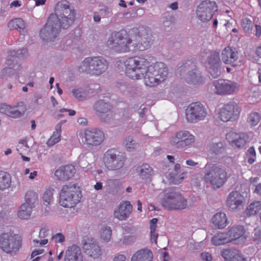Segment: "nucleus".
<instances>
[{"mask_svg":"<svg viewBox=\"0 0 261 261\" xmlns=\"http://www.w3.org/2000/svg\"><path fill=\"white\" fill-rule=\"evenodd\" d=\"M84 138L87 145L97 146L103 141L105 135L102 130L96 128L86 129L84 132Z\"/></svg>","mask_w":261,"mask_h":261,"instance_id":"a211bd4d","label":"nucleus"},{"mask_svg":"<svg viewBox=\"0 0 261 261\" xmlns=\"http://www.w3.org/2000/svg\"><path fill=\"white\" fill-rule=\"evenodd\" d=\"M133 40V52L137 51H144L149 48L151 45H149V42H145L143 41L139 35L137 33L136 36L135 37Z\"/></svg>","mask_w":261,"mask_h":261,"instance_id":"7c9ffc66","label":"nucleus"},{"mask_svg":"<svg viewBox=\"0 0 261 261\" xmlns=\"http://www.w3.org/2000/svg\"><path fill=\"white\" fill-rule=\"evenodd\" d=\"M261 210V201H254L250 204L245 210L246 214L248 216L256 215Z\"/></svg>","mask_w":261,"mask_h":261,"instance_id":"ea45409f","label":"nucleus"},{"mask_svg":"<svg viewBox=\"0 0 261 261\" xmlns=\"http://www.w3.org/2000/svg\"><path fill=\"white\" fill-rule=\"evenodd\" d=\"M240 110L236 102L230 101L220 109L219 117L224 122L233 121L238 117Z\"/></svg>","mask_w":261,"mask_h":261,"instance_id":"dca6fc26","label":"nucleus"},{"mask_svg":"<svg viewBox=\"0 0 261 261\" xmlns=\"http://www.w3.org/2000/svg\"><path fill=\"white\" fill-rule=\"evenodd\" d=\"M130 261H153V253L148 249H141L135 252Z\"/></svg>","mask_w":261,"mask_h":261,"instance_id":"c85d7f7f","label":"nucleus"},{"mask_svg":"<svg viewBox=\"0 0 261 261\" xmlns=\"http://www.w3.org/2000/svg\"><path fill=\"white\" fill-rule=\"evenodd\" d=\"M208 147L211 151L215 154L221 153L224 150V145L221 141H212Z\"/></svg>","mask_w":261,"mask_h":261,"instance_id":"37998d69","label":"nucleus"},{"mask_svg":"<svg viewBox=\"0 0 261 261\" xmlns=\"http://www.w3.org/2000/svg\"><path fill=\"white\" fill-rule=\"evenodd\" d=\"M33 208V207L22 203L17 212L18 217L21 219H29L32 214Z\"/></svg>","mask_w":261,"mask_h":261,"instance_id":"a19ab883","label":"nucleus"},{"mask_svg":"<svg viewBox=\"0 0 261 261\" xmlns=\"http://www.w3.org/2000/svg\"><path fill=\"white\" fill-rule=\"evenodd\" d=\"M34 102L35 103L41 105L43 103V100L40 94H36L34 97Z\"/></svg>","mask_w":261,"mask_h":261,"instance_id":"e2e57ef3","label":"nucleus"},{"mask_svg":"<svg viewBox=\"0 0 261 261\" xmlns=\"http://www.w3.org/2000/svg\"><path fill=\"white\" fill-rule=\"evenodd\" d=\"M64 261H83L80 248L75 245L68 247L65 252Z\"/></svg>","mask_w":261,"mask_h":261,"instance_id":"393cba45","label":"nucleus"},{"mask_svg":"<svg viewBox=\"0 0 261 261\" xmlns=\"http://www.w3.org/2000/svg\"><path fill=\"white\" fill-rule=\"evenodd\" d=\"M49 229H39L37 232L39 233V239H34L33 242L36 243H40L41 245H44L48 243V239H44L48 234Z\"/></svg>","mask_w":261,"mask_h":261,"instance_id":"49530a36","label":"nucleus"},{"mask_svg":"<svg viewBox=\"0 0 261 261\" xmlns=\"http://www.w3.org/2000/svg\"><path fill=\"white\" fill-rule=\"evenodd\" d=\"M15 56L18 58V59H20L21 58H24L28 56V51L25 48H21L18 49L16 52H15Z\"/></svg>","mask_w":261,"mask_h":261,"instance_id":"4d7b16f0","label":"nucleus"},{"mask_svg":"<svg viewBox=\"0 0 261 261\" xmlns=\"http://www.w3.org/2000/svg\"><path fill=\"white\" fill-rule=\"evenodd\" d=\"M133 211V206L129 201H123L115 210L114 216L120 221L126 220L130 215Z\"/></svg>","mask_w":261,"mask_h":261,"instance_id":"5701e85b","label":"nucleus"},{"mask_svg":"<svg viewBox=\"0 0 261 261\" xmlns=\"http://www.w3.org/2000/svg\"><path fill=\"white\" fill-rule=\"evenodd\" d=\"M111 235V229H102L100 232L101 238L105 242H108L110 240Z\"/></svg>","mask_w":261,"mask_h":261,"instance_id":"6e6d98bb","label":"nucleus"},{"mask_svg":"<svg viewBox=\"0 0 261 261\" xmlns=\"http://www.w3.org/2000/svg\"><path fill=\"white\" fill-rule=\"evenodd\" d=\"M203 179L212 185L214 189L221 187L226 182L228 176L224 167L215 164H207L204 167Z\"/></svg>","mask_w":261,"mask_h":261,"instance_id":"423d86ee","label":"nucleus"},{"mask_svg":"<svg viewBox=\"0 0 261 261\" xmlns=\"http://www.w3.org/2000/svg\"><path fill=\"white\" fill-rule=\"evenodd\" d=\"M24 201L23 204L34 208L38 202V194L33 191H28L24 195Z\"/></svg>","mask_w":261,"mask_h":261,"instance_id":"72a5a7b5","label":"nucleus"},{"mask_svg":"<svg viewBox=\"0 0 261 261\" xmlns=\"http://www.w3.org/2000/svg\"><path fill=\"white\" fill-rule=\"evenodd\" d=\"M195 137L185 130L176 132L170 140V144L177 148L184 149L191 146L195 142Z\"/></svg>","mask_w":261,"mask_h":261,"instance_id":"ddd939ff","label":"nucleus"},{"mask_svg":"<svg viewBox=\"0 0 261 261\" xmlns=\"http://www.w3.org/2000/svg\"><path fill=\"white\" fill-rule=\"evenodd\" d=\"M132 42V39L126 35H123L120 32H114L108 38L107 45L115 51L125 53L133 52Z\"/></svg>","mask_w":261,"mask_h":261,"instance_id":"6e6552de","label":"nucleus"},{"mask_svg":"<svg viewBox=\"0 0 261 261\" xmlns=\"http://www.w3.org/2000/svg\"><path fill=\"white\" fill-rule=\"evenodd\" d=\"M229 242L230 240L227 231L217 233L212 239V243L215 246L222 245Z\"/></svg>","mask_w":261,"mask_h":261,"instance_id":"473e14b6","label":"nucleus"},{"mask_svg":"<svg viewBox=\"0 0 261 261\" xmlns=\"http://www.w3.org/2000/svg\"><path fill=\"white\" fill-rule=\"evenodd\" d=\"M43 250L42 249H37L33 250L31 254V257L34 258L36 255L42 254L43 253Z\"/></svg>","mask_w":261,"mask_h":261,"instance_id":"338daca9","label":"nucleus"},{"mask_svg":"<svg viewBox=\"0 0 261 261\" xmlns=\"http://www.w3.org/2000/svg\"><path fill=\"white\" fill-rule=\"evenodd\" d=\"M260 120V116L259 113L253 112L250 113L247 119L248 123L251 126L256 125Z\"/></svg>","mask_w":261,"mask_h":261,"instance_id":"de8ad7c7","label":"nucleus"},{"mask_svg":"<svg viewBox=\"0 0 261 261\" xmlns=\"http://www.w3.org/2000/svg\"><path fill=\"white\" fill-rule=\"evenodd\" d=\"M11 176L8 172L0 171V190L5 191L11 186Z\"/></svg>","mask_w":261,"mask_h":261,"instance_id":"f704fd0d","label":"nucleus"},{"mask_svg":"<svg viewBox=\"0 0 261 261\" xmlns=\"http://www.w3.org/2000/svg\"><path fill=\"white\" fill-rule=\"evenodd\" d=\"M180 78L189 85L197 87L202 85L204 80L195 65L190 61H186L180 66L177 71Z\"/></svg>","mask_w":261,"mask_h":261,"instance_id":"0eeeda50","label":"nucleus"},{"mask_svg":"<svg viewBox=\"0 0 261 261\" xmlns=\"http://www.w3.org/2000/svg\"><path fill=\"white\" fill-rule=\"evenodd\" d=\"M226 138L232 146L241 147L245 144L248 137L244 133H237L230 132L226 134Z\"/></svg>","mask_w":261,"mask_h":261,"instance_id":"b1692460","label":"nucleus"},{"mask_svg":"<svg viewBox=\"0 0 261 261\" xmlns=\"http://www.w3.org/2000/svg\"><path fill=\"white\" fill-rule=\"evenodd\" d=\"M17 70L18 69L13 68L12 67H5L1 71L0 77L1 79L5 80H9L13 77H16Z\"/></svg>","mask_w":261,"mask_h":261,"instance_id":"79ce46f5","label":"nucleus"},{"mask_svg":"<svg viewBox=\"0 0 261 261\" xmlns=\"http://www.w3.org/2000/svg\"><path fill=\"white\" fill-rule=\"evenodd\" d=\"M200 257L201 259L205 261H212L213 257L211 253L207 252H204L201 253Z\"/></svg>","mask_w":261,"mask_h":261,"instance_id":"052dcab7","label":"nucleus"},{"mask_svg":"<svg viewBox=\"0 0 261 261\" xmlns=\"http://www.w3.org/2000/svg\"><path fill=\"white\" fill-rule=\"evenodd\" d=\"M123 144L125 149L129 151H133L138 147V144L132 136H128L125 138Z\"/></svg>","mask_w":261,"mask_h":261,"instance_id":"c03bdc74","label":"nucleus"},{"mask_svg":"<svg viewBox=\"0 0 261 261\" xmlns=\"http://www.w3.org/2000/svg\"><path fill=\"white\" fill-rule=\"evenodd\" d=\"M22 245L21 236L14 233H3L0 236V248L5 252L16 254Z\"/></svg>","mask_w":261,"mask_h":261,"instance_id":"1a4fd4ad","label":"nucleus"},{"mask_svg":"<svg viewBox=\"0 0 261 261\" xmlns=\"http://www.w3.org/2000/svg\"><path fill=\"white\" fill-rule=\"evenodd\" d=\"M245 198L238 191H232L228 195L226 200V205L232 211L240 210L244 205Z\"/></svg>","mask_w":261,"mask_h":261,"instance_id":"aec40b11","label":"nucleus"},{"mask_svg":"<svg viewBox=\"0 0 261 261\" xmlns=\"http://www.w3.org/2000/svg\"><path fill=\"white\" fill-rule=\"evenodd\" d=\"M241 26L245 33H250L253 29V23L248 18H244L242 19Z\"/></svg>","mask_w":261,"mask_h":261,"instance_id":"09e8293b","label":"nucleus"},{"mask_svg":"<svg viewBox=\"0 0 261 261\" xmlns=\"http://www.w3.org/2000/svg\"><path fill=\"white\" fill-rule=\"evenodd\" d=\"M6 64L9 67H12L18 70L19 69L20 64L19 63L18 58L15 56V51H10L9 52L6 61Z\"/></svg>","mask_w":261,"mask_h":261,"instance_id":"4c0bfd02","label":"nucleus"},{"mask_svg":"<svg viewBox=\"0 0 261 261\" xmlns=\"http://www.w3.org/2000/svg\"><path fill=\"white\" fill-rule=\"evenodd\" d=\"M82 197L81 187L77 184L69 183L62 187L60 192L59 203L64 207H73L80 202Z\"/></svg>","mask_w":261,"mask_h":261,"instance_id":"20e7f679","label":"nucleus"},{"mask_svg":"<svg viewBox=\"0 0 261 261\" xmlns=\"http://www.w3.org/2000/svg\"><path fill=\"white\" fill-rule=\"evenodd\" d=\"M254 192V193H255L257 194H259V195L261 194V184L260 183L257 184L255 186Z\"/></svg>","mask_w":261,"mask_h":261,"instance_id":"774afa93","label":"nucleus"},{"mask_svg":"<svg viewBox=\"0 0 261 261\" xmlns=\"http://www.w3.org/2000/svg\"><path fill=\"white\" fill-rule=\"evenodd\" d=\"M76 173V169L72 165L61 166L55 171L56 178L61 181H66L72 178Z\"/></svg>","mask_w":261,"mask_h":261,"instance_id":"6ab92c4d","label":"nucleus"},{"mask_svg":"<svg viewBox=\"0 0 261 261\" xmlns=\"http://www.w3.org/2000/svg\"><path fill=\"white\" fill-rule=\"evenodd\" d=\"M216 93L219 95H231L236 93L239 90V84L234 81L219 80L213 82Z\"/></svg>","mask_w":261,"mask_h":261,"instance_id":"2eb2a0df","label":"nucleus"},{"mask_svg":"<svg viewBox=\"0 0 261 261\" xmlns=\"http://www.w3.org/2000/svg\"><path fill=\"white\" fill-rule=\"evenodd\" d=\"M174 21V17L171 15H167L164 16L162 18L163 25L165 27H169L171 26Z\"/></svg>","mask_w":261,"mask_h":261,"instance_id":"5fc2aeb1","label":"nucleus"},{"mask_svg":"<svg viewBox=\"0 0 261 261\" xmlns=\"http://www.w3.org/2000/svg\"><path fill=\"white\" fill-rule=\"evenodd\" d=\"M125 161V156L116 149H109L103 155V162L109 170L114 171L121 169L124 165Z\"/></svg>","mask_w":261,"mask_h":261,"instance_id":"9d476101","label":"nucleus"},{"mask_svg":"<svg viewBox=\"0 0 261 261\" xmlns=\"http://www.w3.org/2000/svg\"><path fill=\"white\" fill-rule=\"evenodd\" d=\"M62 124V123L60 122L56 125L55 130L47 141L46 144L48 146H52L60 140Z\"/></svg>","mask_w":261,"mask_h":261,"instance_id":"c9c22d12","label":"nucleus"},{"mask_svg":"<svg viewBox=\"0 0 261 261\" xmlns=\"http://www.w3.org/2000/svg\"><path fill=\"white\" fill-rule=\"evenodd\" d=\"M8 27L10 30H17L23 35L27 33L25 23L23 20L20 18L10 20L8 24Z\"/></svg>","mask_w":261,"mask_h":261,"instance_id":"2f4dec72","label":"nucleus"},{"mask_svg":"<svg viewBox=\"0 0 261 261\" xmlns=\"http://www.w3.org/2000/svg\"><path fill=\"white\" fill-rule=\"evenodd\" d=\"M138 34L141 39L144 41L150 42L149 45H151L153 43L152 36L149 28L142 27L138 31Z\"/></svg>","mask_w":261,"mask_h":261,"instance_id":"58836bf2","label":"nucleus"},{"mask_svg":"<svg viewBox=\"0 0 261 261\" xmlns=\"http://www.w3.org/2000/svg\"><path fill=\"white\" fill-rule=\"evenodd\" d=\"M195 202V198L188 200L179 192L169 190L165 191L160 203L167 210H181L192 207Z\"/></svg>","mask_w":261,"mask_h":261,"instance_id":"7ed1b4c3","label":"nucleus"},{"mask_svg":"<svg viewBox=\"0 0 261 261\" xmlns=\"http://www.w3.org/2000/svg\"><path fill=\"white\" fill-rule=\"evenodd\" d=\"M217 11V6L215 2L205 0L198 6L196 14L199 19L206 22L212 19L214 13Z\"/></svg>","mask_w":261,"mask_h":261,"instance_id":"4468645a","label":"nucleus"},{"mask_svg":"<svg viewBox=\"0 0 261 261\" xmlns=\"http://www.w3.org/2000/svg\"><path fill=\"white\" fill-rule=\"evenodd\" d=\"M138 171L140 176L143 179H148L154 173L152 168L147 164L139 166L138 168Z\"/></svg>","mask_w":261,"mask_h":261,"instance_id":"e433bc0d","label":"nucleus"},{"mask_svg":"<svg viewBox=\"0 0 261 261\" xmlns=\"http://www.w3.org/2000/svg\"><path fill=\"white\" fill-rule=\"evenodd\" d=\"M55 240L57 243H63L65 241V237L61 233H57L52 237Z\"/></svg>","mask_w":261,"mask_h":261,"instance_id":"bf43d9fd","label":"nucleus"},{"mask_svg":"<svg viewBox=\"0 0 261 261\" xmlns=\"http://www.w3.org/2000/svg\"><path fill=\"white\" fill-rule=\"evenodd\" d=\"M10 109H11V106L8 105L6 103H2L0 104V113L1 114L10 117Z\"/></svg>","mask_w":261,"mask_h":261,"instance_id":"864d4df0","label":"nucleus"},{"mask_svg":"<svg viewBox=\"0 0 261 261\" xmlns=\"http://www.w3.org/2000/svg\"><path fill=\"white\" fill-rule=\"evenodd\" d=\"M113 261H126V257L123 254H117L114 256Z\"/></svg>","mask_w":261,"mask_h":261,"instance_id":"0e129e2a","label":"nucleus"},{"mask_svg":"<svg viewBox=\"0 0 261 261\" xmlns=\"http://www.w3.org/2000/svg\"><path fill=\"white\" fill-rule=\"evenodd\" d=\"M75 12L69 8L67 1L57 4L55 14H51L47 22L40 31V37L46 42H54L59 36L62 28L65 29L71 25L74 19Z\"/></svg>","mask_w":261,"mask_h":261,"instance_id":"f03ea898","label":"nucleus"},{"mask_svg":"<svg viewBox=\"0 0 261 261\" xmlns=\"http://www.w3.org/2000/svg\"><path fill=\"white\" fill-rule=\"evenodd\" d=\"M207 68L213 78H217L221 73L220 61L218 54L214 53L207 58Z\"/></svg>","mask_w":261,"mask_h":261,"instance_id":"4be33fe9","label":"nucleus"},{"mask_svg":"<svg viewBox=\"0 0 261 261\" xmlns=\"http://www.w3.org/2000/svg\"><path fill=\"white\" fill-rule=\"evenodd\" d=\"M207 116L205 107L199 102L191 103L186 110V119L190 123H197L204 120Z\"/></svg>","mask_w":261,"mask_h":261,"instance_id":"9b49d317","label":"nucleus"},{"mask_svg":"<svg viewBox=\"0 0 261 261\" xmlns=\"http://www.w3.org/2000/svg\"><path fill=\"white\" fill-rule=\"evenodd\" d=\"M212 222L217 228H225L229 223L226 214L224 212L216 213L212 219Z\"/></svg>","mask_w":261,"mask_h":261,"instance_id":"c756f323","label":"nucleus"},{"mask_svg":"<svg viewBox=\"0 0 261 261\" xmlns=\"http://www.w3.org/2000/svg\"><path fill=\"white\" fill-rule=\"evenodd\" d=\"M221 57L225 64H231L233 66H237L241 64L239 53L230 47H226L223 50Z\"/></svg>","mask_w":261,"mask_h":261,"instance_id":"412c9836","label":"nucleus"},{"mask_svg":"<svg viewBox=\"0 0 261 261\" xmlns=\"http://www.w3.org/2000/svg\"><path fill=\"white\" fill-rule=\"evenodd\" d=\"M9 213H5L4 214L0 213V224H3L8 221V217Z\"/></svg>","mask_w":261,"mask_h":261,"instance_id":"680f3d73","label":"nucleus"},{"mask_svg":"<svg viewBox=\"0 0 261 261\" xmlns=\"http://www.w3.org/2000/svg\"><path fill=\"white\" fill-rule=\"evenodd\" d=\"M119 69L124 67L127 76L133 80L144 79L146 86H155L163 82L168 75L166 65L162 62L150 64L147 59L139 56L129 57L117 62Z\"/></svg>","mask_w":261,"mask_h":261,"instance_id":"f257e3e1","label":"nucleus"},{"mask_svg":"<svg viewBox=\"0 0 261 261\" xmlns=\"http://www.w3.org/2000/svg\"><path fill=\"white\" fill-rule=\"evenodd\" d=\"M107 61L100 56L87 57L77 66V71L94 75H99L108 68Z\"/></svg>","mask_w":261,"mask_h":261,"instance_id":"39448f33","label":"nucleus"},{"mask_svg":"<svg viewBox=\"0 0 261 261\" xmlns=\"http://www.w3.org/2000/svg\"><path fill=\"white\" fill-rule=\"evenodd\" d=\"M53 191L51 190H47L44 193L43 196V203L46 206L50 204L53 200Z\"/></svg>","mask_w":261,"mask_h":261,"instance_id":"603ef678","label":"nucleus"},{"mask_svg":"<svg viewBox=\"0 0 261 261\" xmlns=\"http://www.w3.org/2000/svg\"><path fill=\"white\" fill-rule=\"evenodd\" d=\"M186 174L187 172L185 171L181 172L180 174L170 173L169 174V179L170 182L174 185H178L182 181Z\"/></svg>","mask_w":261,"mask_h":261,"instance_id":"a18cd8bd","label":"nucleus"},{"mask_svg":"<svg viewBox=\"0 0 261 261\" xmlns=\"http://www.w3.org/2000/svg\"><path fill=\"white\" fill-rule=\"evenodd\" d=\"M158 229H150V241L151 243H157V239L159 236V233Z\"/></svg>","mask_w":261,"mask_h":261,"instance_id":"13d9d810","label":"nucleus"},{"mask_svg":"<svg viewBox=\"0 0 261 261\" xmlns=\"http://www.w3.org/2000/svg\"><path fill=\"white\" fill-rule=\"evenodd\" d=\"M10 117L12 118L17 119L23 116L27 110V107L23 101H19L15 105L11 106Z\"/></svg>","mask_w":261,"mask_h":261,"instance_id":"cd10ccee","label":"nucleus"},{"mask_svg":"<svg viewBox=\"0 0 261 261\" xmlns=\"http://www.w3.org/2000/svg\"><path fill=\"white\" fill-rule=\"evenodd\" d=\"M83 249L84 253L89 257L98 258L102 254V250L96 240L93 238H87L84 240Z\"/></svg>","mask_w":261,"mask_h":261,"instance_id":"f3484780","label":"nucleus"},{"mask_svg":"<svg viewBox=\"0 0 261 261\" xmlns=\"http://www.w3.org/2000/svg\"><path fill=\"white\" fill-rule=\"evenodd\" d=\"M227 232L230 242L234 241L237 244H241L246 240L245 229H229Z\"/></svg>","mask_w":261,"mask_h":261,"instance_id":"bb28decb","label":"nucleus"},{"mask_svg":"<svg viewBox=\"0 0 261 261\" xmlns=\"http://www.w3.org/2000/svg\"><path fill=\"white\" fill-rule=\"evenodd\" d=\"M16 150L19 152L20 154L29 151V147L27 144L26 140L23 139L20 140L17 146Z\"/></svg>","mask_w":261,"mask_h":261,"instance_id":"3c124183","label":"nucleus"},{"mask_svg":"<svg viewBox=\"0 0 261 261\" xmlns=\"http://www.w3.org/2000/svg\"><path fill=\"white\" fill-rule=\"evenodd\" d=\"M221 255L228 261H247L246 259L239 253V251L233 248L223 250Z\"/></svg>","mask_w":261,"mask_h":261,"instance_id":"a878e982","label":"nucleus"},{"mask_svg":"<svg viewBox=\"0 0 261 261\" xmlns=\"http://www.w3.org/2000/svg\"><path fill=\"white\" fill-rule=\"evenodd\" d=\"M71 93L72 96L79 101L85 99L87 96L85 91L82 89H73Z\"/></svg>","mask_w":261,"mask_h":261,"instance_id":"8fccbe9b","label":"nucleus"},{"mask_svg":"<svg viewBox=\"0 0 261 261\" xmlns=\"http://www.w3.org/2000/svg\"><path fill=\"white\" fill-rule=\"evenodd\" d=\"M93 109L95 115L104 122H110L113 118V106L106 99H98L95 102Z\"/></svg>","mask_w":261,"mask_h":261,"instance_id":"f8f14e48","label":"nucleus"},{"mask_svg":"<svg viewBox=\"0 0 261 261\" xmlns=\"http://www.w3.org/2000/svg\"><path fill=\"white\" fill-rule=\"evenodd\" d=\"M60 112L61 113L68 112V115L71 116H74L75 114V111L71 109H61Z\"/></svg>","mask_w":261,"mask_h":261,"instance_id":"69168bd1","label":"nucleus"}]
</instances>
